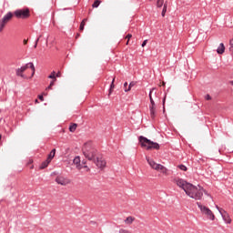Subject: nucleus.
<instances>
[{"instance_id": "1", "label": "nucleus", "mask_w": 233, "mask_h": 233, "mask_svg": "<svg viewBox=\"0 0 233 233\" xmlns=\"http://www.w3.org/2000/svg\"><path fill=\"white\" fill-rule=\"evenodd\" d=\"M82 151L85 157H86V159H88L89 161H94L98 168H105L106 167V160H105L103 156H97L96 158V153L97 151L96 150V148H94L92 142H86L84 145Z\"/></svg>"}, {"instance_id": "2", "label": "nucleus", "mask_w": 233, "mask_h": 233, "mask_svg": "<svg viewBox=\"0 0 233 233\" xmlns=\"http://www.w3.org/2000/svg\"><path fill=\"white\" fill-rule=\"evenodd\" d=\"M203 192H204L203 187H198L192 184H190L189 186H187V187H186L187 196H188L192 199H196V200L201 199V198H203Z\"/></svg>"}, {"instance_id": "3", "label": "nucleus", "mask_w": 233, "mask_h": 233, "mask_svg": "<svg viewBox=\"0 0 233 233\" xmlns=\"http://www.w3.org/2000/svg\"><path fill=\"white\" fill-rule=\"evenodd\" d=\"M138 141L140 143V147L142 148H146V150H159L160 148V146L157 144V142H154L146 137H138Z\"/></svg>"}, {"instance_id": "4", "label": "nucleus", "mask_w": 233, "mask_h": 233, "mask_svg": "<svg viewBox=\"0 0 233 233\" xmlns=\"http://www.w3.org/2000/svg\"><path fill=\"white\" fill-rule=\"evenodd\" d=\"M197 205H198V208L200 209V212L202 214H204V216H206L208 218V219H210V221H214V219H216V215H214V212H212V210H210V208H208L206 206L201 205V202H197Z\"/></svg>"}, {"instance_id": "5", "label": "nucleus", "mask_w": 233, "mask_h": 233, "mask_svg": "<svg viewBox=\"0 0 233 233\" xmlns=\"http://www.w3.org/2000/svg\"><path fill=\"white\" fill-rule=\"evenodd\" d=\"M14 15L17 19H28L30 17V9H17L14 12Z\"/></svg>"}, {"instance_id": "6", "label": "nucleus", "mask_w": 233, "mask_h": 233, "mask_svg": "<svg viewBox=\"0 0 233 233\" xmlns=\"http://www.w3.org/2000/svg\"><path fill=\"white\" fill-rule=\"evenodd\" d=\"M217 210H218L219 214L222 216V219L227 223L228 225H230L232 223V219L230 218V216L228 213L224 210L223 208H220L219 206L216 205Z\"/></svg>"}, {"instance_id": "7", "label": "nucleus", "mask_w": 233, "mask_h": 233, "mask_svg": "<svg viewBox=\"0 0 233 233\" xmlns=\"http://www.w3.org/2000/svg\"><path fill=\"white\" fill-rule=\"evenodd\" d=\"M173 183H176L179 187V188H183L184 192H187V188L190 185V183L187 182L183 178H174Z\"/></svg>"}, {"instance_id": "8", "label": "nucleus", "mask_w": 233, "mask_h": 233, "mask_svg": "<svg viewBox=\"0 0 233 233\" xmlns=\"http://www.w3.org/2000/svg\"><path fill=\"white\" fill-rule=\"evenodd\" d=\"M56 183H57V185H62V187H66V185H70V179L63 176H58L56 178Z\"/></svg>"}, {"instance_id": "9", "label": "nucleus", "mask_w": 233, "mask_h": 233, "mask_svg": "<svg viewBox=\"0 0 233 233\" xmlns=\"http://www.w3.org/2000/svg\"><path fill=\"white\" fill-rule=\"evenodd\" d=\"M146 159H147L149 167H151V168H153V170H157V172H159V168L161 167V164L156 163V161H154V159H151L148 157H147Z\"/></svg>"}, {"instance_id": "10", "label": "nucleus", "mask_w": 233, "mask_h": 233, "mask_svg": "<svg viewBox=\"0 0 233 233\" xmlns=\"http://www.w3.org/2000/svg\"><path fill=\"white\" fill-rule=\"evenodd\" d=\"M149 111H150V116L153 119H156V102H154V99H151V103L149 105Z\"/></svg>"}, {"instance_id": "11", "label": "nucleus", "mask_w": 233, "mask_h": 233, "mask_svg": "<svg viewBox=\"0 0 233 233\" xmlns=\"http://www.w3.org/2000/svg\"><path fill=\"white\" fill-rule=\"evenodd\" d=\"M13 17L14 14L12 12H8L2 19L7 25V23H9Z\"/></svg>"}, {"instance_id": "12", "label": "nucleus", "mask_w": 233, "mask_h": 233, "mask_svg": "<svg viewBox=\"0 0 233 233\" xmlns=\"http://www.w3.org/2000/svg\"><path fill=\"white\" fill-rule=\"evenodd\" d=\"M50 163H52V161L49 160L48 158H46L44 162H42V164L40 166V169L43 170V169L46 168V167H48V165H50Z\"/></svg>"}, {"instance_id": "13", "label": "nucleus", "mask_w": 233, "mask_h": 233, "mask_svg": "<svg viewBox=\"0 0 233 233\" xmlns=\"http://www.w3.org/2000/svg\"><path fill=\"white\" fill-rule=\"evenodd\" d=\"M218 54H224L225 53V45L223 43H220L218 49Z\"/></svg>"}, {"instance_id": "14", "label": "nucleus", "mask_w": 233, "mask_h": 233, "mask_svg": "<svg viewBox=\"0 0 233 233\" xmlns=\"http://www.w3.org/2000/svg\"><path fill=\"white\" fill-rule=\"evenodd\" d=\"M54 157H56V148L52 149L51 152L49 153L47 159L49 161H52V159H54Z\"/></svg>"}, {"instance_id": "15", "label": "nucleus", "mask_w": 233, "mask_h": 233, "mask_svg": "<svg viewBox=\"0 0 233 233\" xmlns=\"http://www.w3.org/2000/svg\"><path fill=\"white\" fill-rule=\"evenodd\" d=\"M159 170L164 174V176H168V168L161 165Z\"/></svg>"}, {"instance_id": "16", "label": "nucleus", "mask_w": 233, "mask_h": 233, "mask_svg": "<svg viewBox=\"0 0 233 233\" xmlns=\"http://www.w3.org/2000/svg\"><path fill=\"white\" fill-rule=\"evenodd\" d=\"M114 81H116V78H113L111 82L108 96H112V92H114V88L116 87V86L114 85Z\"/></svg>"}, {"instance_id": "17", "label": "nucleus", "mask_w": 233, "mask_h": 233, "mask_svg": "<svg viewBox=\"0 0 233 233\" xmlns=\"http://www.w3.org/2000/svg\"><path fill=\"white\" fill-rule=\"evenodd\" d=\"M132 86H136V82H130L128 87L125 88V92H130V90H132Z\"/></svg>"}, {"instance_id": "18", "label": "nucleus", "mask_w": 233, "mask_h": 233, "mask_svg": "<svg viewBox=\"0 0 233 233\" xmlns=\"http://www.w3.org/2000/svg\"><path fill=\"white\" fill-rule=\"evenodd\" d=\"M125 223H127V225H132V223H134V218L127 217V219L125 220Z\"/></svg>"}, {"instance_id": "19", "label": "nucleus", "mask_w": 233, "mask_h": 233, "mask_svg": "<svg viewBox=\"0 0 233 233\" xmlns=\"http://www.w3.org/2000/svg\"><path fill=\"white\" fill-rule=\"evenodd\" d=\"M5 26H6V24L3 19H0V32H3Z\"/></svg>"}, {"instance_id": "20", "label": "nucleus", "mask_w": 233, "mask_h": 233, "mask_svg": "<svg viewBox=\"0 0 233 233\" xmlns=\"http://www.w3.org/2000/svg\"><path fill=\"white\" fill-rule=\"evenodd\" d=\"M165 5V0H157V7L161 8Z\"/></svg>"}, {"instance_id": "21", "label": "nucleus", "mask_w": 233, "mask_h": 233, "mask_svg": "<svg viewBox=\"0 0 233 233\" xmlns=\"http://www.w3.org/2000/svg\"><path fill=\"white\" fill-rule=\"evenodd\" d=\"M30 70H32L31 77H34V75L35 74V66H34V63H30Z\"/></svg>"}, {"instance_id": "22", "label": "nucleus", "mask_w": 233, "mask_h": 233, "mask_svg": "<svg viewBox=\"0 0 233 233\" xmlns=\"http://www.w3.org/2000/svg\"><path fill=\"white\" fill-rule=\"evenodd\" d=\"M49 79H53V81H57V78H56V72L53 71L49 76H48Z\"/></svg>"}, {"instance_id": "23", "label": "nucleus", "mask_w": 233, "mask_h": 233, "mask_svg": "<svg viewBox=\"0 0 233 233\" xmlns=\"http://www.w3.org/2000/svg\"><path fill=\"white\" fill-rule=\"evenodd\" d=\"M76 128H77V124H73L69 127V131L76 132Z\"/></svg>"}, {"instance_id": "24", "label": "nucleus", "mask_w": 233, "mask_h": 233, "mask_svg": "<svg viewBox=\"0 0 233 233\" xmlns=\"http://www.w3.org/2000/svg\"><path fill=\"white\" fill-rule=\"evenodd\" d=\"M99 5H101V1L96 0V1L93 3L92 6H93V8H97V7L99 6Z\"/></svg>"}, {"instance_id": "25", "label": "nucleus", "mask_w": 233, "mask_h": 233, "mask_svg": "<svg viewBox=\"0 0 233 233\" xmlns=\"http://www.w3.org/2000/svg\"><path fill=\"white\" fill-rule=\"evenodd\" d=\"M86 21V18L84 19L81 24H80V27H79V30L80 32H83V30H85V22Z\"/></svg>"}, {"instance_id": "26", "label": "nucleus", "mask_w": 233, "mask_h": 233, "mask_svg": "<svg viewBox=\"0 0 233 233\" xmlns=\"http://www.w3.org/2000/svg\"><path fill=\"white\" fill-rule=\"evenodd\" d=\"M56 81H57V80H52L50 82V85L46 87V90H52V86H54L56 85Z\"/></svg>"}, {"instance_id": "27", "label": "nucleus", "mask_w": 233, "mask_h": 233, "mask_svg": "<svg viewBox=\"0 0 233 233\" xmlns=\"http://www.w3.org/2000/svg\"><path fill=\"white\" fill-rule=\"evenodd\" d=\"M73 163L75 165H79V163H81V158L79 157H76L73 160Z\"/></svg>"}, {"instance_id": "28", "label": "nucleus", "mask_w": 233, "mask_h": 233, "mask_svg": "<svg viewBox=\"0 0 233 233\" xmlns=\"http://www.w3.org/2000/svg\"><path fill=\"white\" fill-rule=\"evenodd\" d=\"M156 90V88L155 87H153L152 89H150V91H149V101H150V103H152V99H154V98H152V94H154V91Z\"/></svg>"}, {"instance_id": "29", "label": "nucleus", "mask_w": 233, "mask_h": 233, "mask_svg": "<svg viewBox=\"0 0 233 233\" xmlns=\"http://www.w3.org/2000/svg\"><path fill=\"white\" fill-rule=\"evenodd\" d=\"M178 168L180 170H183V172H187V166H185V165H179Z\"/></svg>"}, {"instance_id": "30", "label": "nucleus", "mask_w": 233, "mask_h": 233, "mask_svg": "<svg viewBox=\"0 0 233 233\" xmlns=\"http://www.w3.org/2000/svg\"><path fill=\"white\" fill-rule=\"evenodd\" d=\"M167 14V4H164V7L162 10V17H165V15Z\"/></svg>"}, {"instance_id": "31", "label": "nucleus", "mask_w": 233, "mask_h": 233, "mask_svg": "<svg viewBox=\"0 0 233 233\" xmlns=\"http://www.w3.org/2000/svg\"><path fill=\"white\" fill-rule=\"evenodd\" d=\"M16 76H20L21 77H23V71H21V69H17L16 70Z\"/></svg>"}, {"instance_id": "32", "label": "nucleus", "mask_w": 233, "mask_h": 233, "mask_svg": "<svg viewBox=\"0 0 233 233\" xmlns=\"http://www.w3.org/2000/svg\"><path fill=\"white\" fill-rule=\"evenodd\" d=\"M126 39H127V45H128V42L130 41V39H132V34H128V35L126 36Z\"/></svg>"}, {"instance_id": "33", "label": "nucleus", "mask_w": 233, "mask_h": 233, "mask_svg": "<svg viewBox=\"0 0 233 233\" xmlns=\"http://www.w3.org/2000/svg\"><path fill=\"white\" fill-rule=\"evenodd\" d=\"M205 99H206L207 101H210V100L212 99V96H210V95H206V96H205Z\"/></svg>"}, {"instance_id": "34", "label": "nucleus", "mask_w": 233, "mask_h": 233, "mask_svg": "<svg viewBox=\"0 0 233 233\" xmlns=\"http://www.w3.org/2000/svg\"><path fill=\"white\" fill-rule=\"evenodd\" d=\"M119 233H130V231L121 228V229H119Z\"/></svg>"}, {"instance_id": "35", "label": "nucleus", "mask_w": 233, "mask_h": 233, "mask_svg": "<svg viewBox=\"0 0 233 233\" xmlns=\"http://www.w3.org/2000/svg\"><path fill=\"white\" fill-rule=\"evenodd\" d=\"M147 43H148V40H144L142 43V47L147 46Z\"/></svg>"}, {"instance_id": "36", "label": "nucleus", "mask_w": 233, "mask_h": 233, "mask_svg": "<svg viewBox=\"0 0 233 233\" xmlns=\"http://www.w3.org/2000/svg\"><path fill=\"white\" fill-rule=\"evenodd\" d=\"M39 42V38H37L35 42L34 48H37V43Z\"/></svg>"}, {"instance_id": "37", "label": "nucleus", "mask_w": 233, "mask_h": 233, "mask_svg": "<svg viewBox=\"0 0 233 233\" xmlns=\"http://www.w3.org/2000/svg\"><path fill=\"white\" fill-rule=\"evenodd\" d=\"M38 99H40V101H45V98H44L43 95H39Z\"/></svg>"}, {"instance_id": "38", "label": "nucleus", "mask_w": 233, "mask_h": 233, "mask_svg": "<svg viewBox=\"0 0 233 233\" xmlns=\"http://www.w3.org/2000/svg\"><path fill=\"white\" fill-rule=\"evenodd\" d=\"M21 72H25L26 70V66H22L21 68H18Z\"/></svg>"}, {"instance_id": "39", "label": "nucleus", "mask_w": 233, "mask_h": 233, "mask_svg": "<svg viewBox=\"0 0 233 233\" xmlns=\"http://www.w3.org/2000/svg\"><path fill=\"white\" fill-rule=\"evenodd\" d=\"M127 86H128V83H127V82L124 83V89H125V88H128V87H127Z\"/></svg>"}, {"instance_id": "40", "label": "nucleus", "mask_w": 233, "mask_h": 233, "mask_svg": "<svg viewBox=\"0 0 233 233\" xmlns=\"http://www.w3.org/2000/svg\"><path fill=\"white\" fill-rule=\"evenodd\" d=\"M56 76V77H61V73L60 72H58L56 75H55Z\"/></svg>"}, {"instance_id": "41", "label": "nucleus", "mask_w": 233, "mask_h": 233, "mask_svg": "<svg viewBox=\"0 0 233 233\" xmlns=\"http://www.w3.org/2000/svg\"><path fill=\"white\" fill-rule=\"evenodd\" d=\"M204 191V194L206 195V196H210L209 194H208V192H207L205 189H203Z\"/></svg>"}, {"instance_id": "42", "label": "nucleus", "mask_w": 233, "mask_h": 233, "mask_svg": "<svg viewBox=\"0 0 233 233\" xmlns=\"http://www.w3.org/2000/svg\"><path fill=\"white\" fill-rule=\"evenodd\" d=\"M26 43H28V40L24 39L23 44H24V45H26Z\"/></svg>"}, {"instance_id": "43", "label": "nucleus", "mask_w": 233, "mask_h": 233, "mask_svg": "<svg viewBox=\"0 0 233 233\" xmlns=\"http://www.w3.org/2000/svg\"><path fill=\"white\" fill-rule=\"evenodd\" d=\"M165 101H166V98L164 97V99H163V105H165Z\"/></svg>"}, {"instance_id": "44", "label": "nucleus", "mask_w": 233, "mask_h": 233, "mask_svg": "<svg viewBox=\"0 0 233 233\" xmlns=\"http://www.w3.org/2000/svg\"><path fill=\"white\" fill-rule=\"evenodd\" d=\"M230 85H232V86H233V80L230 82Z\"/></svg>"}, {"instance_id": "45", "label": "nucleus", "mask_w": 233, "mask_h": 233, "mask_svg": "<svg viewBox=\"0 0 233 233\" xmlns=\"http://www.w3.org/2000/svg\"><path fill=\"white\" fill-rule=\"evenodd\" d=\"M35 103H37V99L35 100Z\"/></svg>"}]
</instances>
